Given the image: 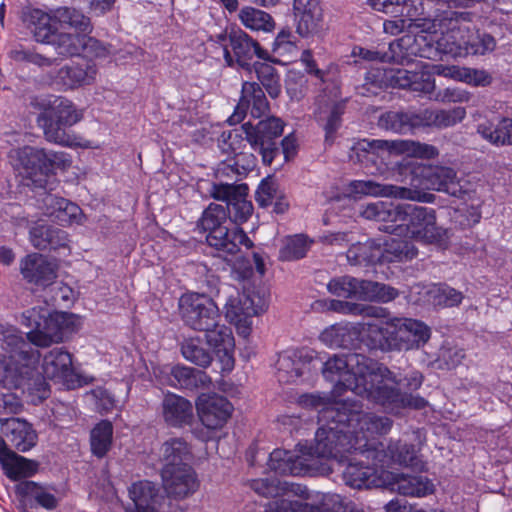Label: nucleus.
Wrapping results in <instances>:
<instances>
[{"label": "nucleus", "instance_id": "f257e3e1", "mask_svg": "<svg viewBox=\"0 0 512 512\" xmlns=\"http://www.w3.org/2000/svg\"><path fill=\"white\" fill-rule=\"evenodd\" d=\"M337 410V420L327 425L337 426L339 440L343 443L354 442L357 438L366 442L363 447H351L341 453V457L322 459L331 469L330 462H347L343 471V481L355 488L383 487L390 484L392 476L388 469L393 465L419 467L417 450L406 442H391L387 449L378 442V437L389 432L392 421L385 416H376L369 412H359L356 406L347 408L342 405Z\"/></svg>", "mask_w": 512, "mask_h": 512}, {"label": "nucleus", "instance_id": "f03ea898", "mask_svg": "<svg viewBox=\"0 0 512 512\" xmlns=\"http://www.w3.org/2000/svg\"><path fill=\"white\" fill-rule=\"evenodd\" d=\"M322 373L328 381L335 383L331 397L310 394L303 399L305 405L317 411L319 423L337 420V410H342L344 404L347 408L356 406V410L363 412L349 396L340 398L344 391L361 396L391 413L406 407L419 409L425 405L423 398L401 393V380H397L386 367L361 354L334 355L324 363Z\"/></svg>", "mask_w": 512, "mask_h": 512}, {"label": "nucleus", "instance_id": "7ed1b4c3", "mask_svg": "<svg viewBox=\"0 0 512 512\" xmlns=\"http://www.w3.org/2000/svg\"><path fill=\"white\" fill-rule=\"evenodd\" d=\"M22 19L37 42L51 45L61 57L79 56L82 52L95 58L110 54L106 46L90 37L93 30L90 19L74 8L60 7L52 13L28 9Z\"/></svg>", "mask_w": 512, "mask_h": 512}, {"label": "nucleus", "instance_id": "20e7f679", "mask_svg": "<svg viewBox=\"0 0 512 512\" xmlns=\"http://www.w3.org/2000/svg\"><path fill=\"white\" fill-rule=\"evenodd\" d=\"M337 426L320 423L315 433L314 445L299 443L293 451L275 449L270 453L268 467L279 474L290 475H328L331 468L322 461L331 457H341L343 451L351 447L360 448L364 440L358 438L348 444L341 442Z\"/></svg>", "mask_w": 512, "mask_h": 512}, {"label": "nucleus", "instance_id": "39448f33", "mask_svg": "<svg viewBox=\"0 0 512 512\" xmlns=\"http://www.w3.org/2000/svg\"><path fill=\"white\" fill-rule=\"evenodd\" d=\"M361 215L383 222L380 229L388 233L419 242L443 246L449 239V231L437 225L435 210L431 208L377 201L364 206Z\"/></svg>", "mask_w": 512, "mask_h": 512}, {"label": "nucleus", "instance_id": "423d86ee", "mask_svg": "<svg viewBox=\"0 0 512 512\" xmlns=\"http://www.w3.org/2000/svg\"><path fill=\"white\" fill-rule=\"evenodd\" d=\"M183 321L190 328L204 331L207 344L216 353L223 372L234 367L235 341L230 328L219 325V308L207 295L187 293L179 300Z\"/></svg>", "mask_w": 512, "mask_h": 512}, {"label": "nucleus", "instance_id": "0eeeda50", "mask_svg": "<svg viewBox=\"0 0 512 512\" xmlns=\"http://www.w3.org/2000/svg\"><path fill=\"white\" fill-rule=\"evenodd\" d=\"M368 346L382 351H408L428 342L430 328L422 321L406 317L376 320L367 327Z\"/></svg>", "mask_w": 512, "mask_h": 512}, {"label": "nucleus", "instance_id": "6e6552de", "mask_svg": "<svg viewBox=\"0 0 512 512\" xmlns=\"http://www.w3.org/2000/svg\"><path fill=\"white\" fill-rule=\"evenodd\" d=\"M22 325L29 328L27 339L37 347H49L64 342L81 327V318L73 313L51 311L37 306L22 314Z\"/></svg>", "mask_w": 512, "mask_h": 512}, {"label": "nucleus", "instance_id": "1a4fd4ad", "mask_svg": "<svg viewBox=\"0 0 512 512\" xmlns=\"http://www.w3.org/2000/svg\"><path fill=\"white\" fill-rule=\"evenodd\" d=\"M1 335L4 352L0 353V385L16 388L33 378L31 365L39 361L40 355L26 343L16 327H3Z\"/></svg>", "mask_w": 512, "mask_h": 512}, {"label": "nucleus", "instance_id": "9d476101", "mask_svg": "<svg viewBox=\"0 0 512 512\" xmlns=\"http://www.w3.org/2000/svg\"><path fill=\"white\" fill-rule=\"evenodd\" d=\"M227 221V210L220 204H210L199 221V228L207 233V243L225 258L240 253L242 247H252L246 233L238 227L229 229L225 225Z\"/></svg>", "mask_w": 512, "mask_h": 512}, {"label": "nucleus", "instance_id": "9b49d317", "mask_svg": "<svg viewBox=\"0 0 512 512\" xmlns=\"http://www.w3.org/2000/svg\"><path fill=\"white\" fill-rule=\"evenodd\" d=\"M416 254L417 250L412 243L389 236L352 245L347 251V259L353 265L382 264L410 260Z\"/></svg>", "mask_w": 512, "mask_h": 512}, {"label": "nucleus", "instance_id": "f8f14e48", "mask_svg": "<svg viewBox=\"0 0 512 512\" xmlns=\"http://www.w3.org/2000/svg\"><path fill=\"white\" fill-rule=\"evenodd\" d=\"M437 44L443 54L451 57L484 55L496 47V41L492 36L473 31L470 21L466 18L461 22L451 19L449 31L437 39Z\"/></svg>", "mask_w": 512, "mask_h": 512}, {"label": "nucleus", "instance_id": "ddd939ff", "mask_svg": "<svg viewBox=\"0 0 512 512\" xmlns=\"http://www.w3.org/2000/svg\"><path fill=\"white\" fill-rule=\"evenodd\" d=\"M359 162L374 161L376 157L382 159L386 155H405L407 157L423 160L435 159L439 155L436 146L414 140H368L363 139L352 147Z\"/></svg>", "mask_w": 512, "mask_h": 512}, {"label": "nucleus", "instance_id": "4468645a", "mask_svg": "<svg viewBox=\"0 0 512 512\" xmlns=\"http://www.w3.org/2000/svg\"><path fill=\"white\" fill-rule=\"evenodd\" d=\"M267 308L265 296L254 288L237 289L228 295L223 312L226 320L233 324L239 336L247 338L252 331L253 317Z\"/></svg>", "mask_w": 512, "mask_h": 512}, {"label": "nucleus", "instance_id": "2eb2a0df", "mask_svg": "<svg viewBox=\"0 0 512 512\" xmlns=\"http://www.w3.org/2000/svg\"><path fill=\"white\" fill-rule=\"evenodd\" d=\"M11 161L15 169L24 177L47 176L55 170H66L71 166V157L65 152L46 151L25 146L11 152Z\"/></svg>", "mask_w": 512, "mask_h": 512}, {"label": "nucleus", "instance_id": "dca6fc26", "mask_svg": "<svg viewBox=\"0 0 512 512\" xmlns=\"http://www.w3.org/2000/svg\"><path fill=\"white\" fill-rule=\"evenodd\" d=\"M210 42L219 50L227 66L233 67L238 64L241 68L251 71L249 60L253 56L259 59H269L268 51L243 31H233L230 34L220 32L210 37Z\"/></svg>", "mask_w": 512, "mask_h": 512}, {"label": "nucleus", "instance_id": "f3484780", "mask_svg": "<svg viewBox=\"0 0 512 512\" xmlns=\"http://www.w3.org/2000/svg\"><path fill=\"white\" fill-rule=\"evenodd\" d=\"M366 80L377 87L389 85L392 87L409 88L416 92L430 94L435 89V81L428 71V65L420 61L414 70L407 69H376L368 73Z\"/></svg>", "mask_w": 512, "mask_h": 512}, {"label": "nucleus", "instance_id": "a211bd4d", "mask_svg": "<svg viewBox=\"0 0 512 512\" xmlns=\"http://www.w3.org/2000/svg\"><path fill=\"white\" fill-rule=\"evenodd\" d=\"M327 289L338 297L382 303L390 302L398 295L397 290L390 286L351 276L331 279L327 284Z\"/></svg>", "mask_w": 512, "mask_h": 512}, {"label": "nucleus", "instance_id": "6ab92c4d", "mask_svg": "<svg viewBox=\"0 0 512 512\" xmlns=\"http://www.w3.org/2000/svg\"><path fill=\"white\" fill-rule=\"evenodd\" d=\"M37 362L31 365L34 374H40L34 366ZM41 374L51 380L59 382L66 386L68 389L87 384L90 379L80 375L73 367L72 355L63 348H54L47 352L41 362Z\"/></svg>", "mask_w": 512, "mask_h": 512}, {"label": "nucleus", "instance_id": "aec40b11", "mask_svg": "<svg viewBox=\"0 0 512 512\" xmlns=\"http://www.w3.org/2000/svg\"><path fill=\"white\" fill-rule=\"evenodd\" d=\"M242 129L251 148L262 155L265 164L270 165L277 152L274 139L283 133L284 122L280 118L269 117L259 121L255 126L245 123Z\"/></svg>", "mask_w": 512, "mask_h": 512}, {"label": "nucleus", "instance_id": "412c9836", "mask_svg": "<svg viewBox=\"0 0 512 512\" xmlns=\"http://www.w3.org/2000/svg\"><path fill=\"white\" fill-rule=\"evenodd\" d=\"M347 193L354 198L362 196L393 197L418 202H432L433 195L421 190L395 185H384L372 180H354L349 183Z\"/></svg>", "mask_w": 512, "mask_h": 512}, {"label": "nucleus", "instance_id": "4be33fe9", "mask_svg": "<svg viewBox=\"0 0 512 512\" xmlns=\"http://www.w3.org/2000/svg\"><path fill=\"white\" fill-rule=\"evenodd\" d=\"M315 352L311 349H291L279 354L276 361V376L281 383H294L309 375Z\"/></svg>", "mask_w": 512, "mask_h": 512}, {"label": "nucleus", "instance_id": "5701e85b", "mask_svg": "<svg viewBox=\"0 0 512 512\" xmlns=\"http://www.w3.org/2000/svg\"><path fill=\"white\" fill-rule=\"evenodd\" d=\"M161 478L166 493L174 499H185L199 488L196 472L189 464L176 467H162Z\"/></svg>", "mask_w": 512, "mask_h": 512}, {"label": "nucleus", "instance_id": "b1692460", "mask_svg": "<svg viewBox=\"0 0 512 512\" xmlns=\"http://www.w3.org/2000/svg\"><path fill=\"white\" fill-rule=\"evenodd\" d=\"M251 488L259 495L266 497L282 496L281 499L270 503L265 512H275L280 503L287 499L300 503H305L304 501L311 499L306 487L294 483H280L269 481L268 479H256L252 481Z\"/></svg>", "mask_w": 512, "mask_h": 512}, {"label": "nucleus", "instance_id": "393cba45", "mask_svg": "<svg viewBox=\"0 0 512 512\" xmlns=\"http://www.w3.org/2000/svg\"><path fill=\"white\" fill-rule=\"evenodd\" d=\"M196 408L202 424L210 430L222 428L233 410L231 403L225 397L216 394L200 395Z\"/></svg>", "mask_w": 512, "mask_h": 512}, {"label": "nucleus", "instance_id": "a878e982", "mask_svg": "<svg viewBox=\"0 0 512 512\" xmlns=\"http://www.w3.org/2000/svg\"><path fill=\"white\" fill-rule=\"evenodd\" d=\"M368 323H338L326 327L319 335V340L329 348L348 347L356 340L364 342L368 346L366 327Z\"/></svg>", "mask_w": 512, "mask_h": 512}, {"label": "nucleus", "instance_id": "bb28decb", "mask_svg": "<svg viewBox=\"0 0 512 512\" xmlns=\"http://www.w3.org/2000/svg\"><path fill=\"white\" fill-rule=\"evenodd\" d=\"M275 512H363V510L352 502L344 504L339 495H323L312 503H300L287 499L280 503Z\"/></svg>", "mask_w": 512, "mask_h": 512}, {"label": "nucleus", "instance_id": "cd10ccee", "mask_svg": "<svg viewBox=\"0 0 512 512\" xmlns=\"http://www.w3.org/2000/svg\"><path fill=\"white\" fill-rule=\"evenodd\" d=\"M417 169L424 175V180L419 181V183H416L415 179L411 180V185L415 187V190L422 186L427 189L443 191L453 196L460 195L461 187L456 181V172L452 168L419 165Z\"/></svg>", "mask_w": 512, "mask_h": 512}, {"label": "nucleus", "instance_id": "c85d7f7f", "mask_svg": "<svg viewBox=\"0 0 512 512\" xmlns=\"http://www.w3.org/2000/svg\"><path fill=\"white\" fill-rule=\"evenodd\" d=\"M249 109L254 118H259L268 110V102L257 83L245 81L242 85L240 101L234 114L229 118L230 124L240 122Z\"/></svg>", "mask_w": 512, "mask_h": 512}, {"label": "nucleus", "instance_id": "c756f323", "mask_svg": "<svg viewBox=\"0 0 512 512\" xmlns=\"http://www.w3.org/2000/svg\"><path fill=\"white\" fill-rule=\"evenodd\" d=\"M20 273L27 282L40 286H47L56 278L55 265L38 253L21 259Z\"/></svg>", "mask_w": 512, "mask_h": 512}, {"label": "nucleus", "instance_id": "7c9ffc66", "mask_svg": "<svg viewBox=\"0 0 512 512\" xmlns=\"http://www.w3.org/2000/svg\"><path fill=\"white\" fill-rule=\"evenodd\" d=\"M1 432L20 452H28L37 444V432L29 422L21 418L2 420Z\"/></svg>", "mask_w": 512, "mask_h": 512}, {"label": "nucleus", "instance_id": "2f4dec72", "mask_svg": "<svg viewBox=\"0 0 512 512\" xmlns=\"http://www.w3.org/2000/svg\"><path fill=\"white\" fill-rule=\"evenodd\" d=\"M42 209L46 216L54 218L61 225H81L85 220L78 205L52 194H47L43 198Z\"/></svg>", "mask_w": 512, "mask_h": 512}, {"label": "nucleus", "instance_id": "473e14b6", "mask_svg": "<svg viewBox=\"0 0 512 512\" xmlns=\"http://www.w3.org/2000/svg\"><path fill=\"white\" fill-rule=\"evenodd\" d=\"M412 291L420 296L416 301L434 306L452 307L459 305L463 299L461 292L445 284L416 285Z\"/></svg>", "mask_w": 512, "mask_h": 512}, {"label": "nucleus", "instance_id": "72a5a7b5", "mask_svg": "<svg viewBox=\"0 0 512 512\" xmlns=\"http://www.w3.org/2000/svg\"><path fill=\"white\" fill-rule=\"evenodd\" d=\"M129 497L132 505L126 508V512H159L157 505L162 497L159 496L154 483L150 481L133 483L129 488Z\"/></svg>", "mask_w": 512, "mask_h": 512}, {"label": "nucleus", "instance_id": "f704fd0d", "mask_svg": "<svg viewBox=\"0 0 512 512\" xmlns=\"http://www.w3.org/2000/svg\"><path fill=\"white\" fill-rule=\"evenodd\" d=\"M162 416L169 426L188 425L193 418L192 403L176 394H167L162 402Z\"/></svg>", "mask_w": 512, "mask_h": 512}, {"label": "nucleus", "instance_id": "c9c22d12", "mask_svg": "<svg viewBox=\"0 0 512 512\" xmlns=\"http://www.w3.org/2000/svg\"><path fill=\"white\" fill-rule=\"evenodd\" d=\"M294 15L299 35L306 37L320 31L322 9L318 2H294Z\"/></svg>", "mask_w": 512, "mask_h": 512}, {"label": "nucleus", "instance_id": "e433bc0d", "mask_svg": "<svg viewBox=\"0 0 512 512\" xmlns=\"http://www.w3.org/2000/svg\"><path fill=\"white\" fill-rule=\"evenodd\" d=\"M392 476L391 483L384 486L390 487L399 494L412 497H425L434 492V484L424 476L398 475L388 470Z\"/></svg>", "mask_w": 512, "mask_h": 512}, {"label": "nucleus", "instance_id": "4c0bfd02", "mask_svg": "<svg viewBox=\"0 0 512 512\" xmlns=\"http://www.w3.org/2000/svg\"><path fill=\"white\" fill-rule=\"evenodd\" d=\"M96 76L97 67L93 63L67 65L58 72L62 84L72 89L94 83Z\"/></svg>", "mask_w": 512, "mask_h": 512}, {"label": "nucleus", "instance_id": "58836bf2", "mask_svg": "<svg viewBox=\"0 0 512 512\" xmlns=\"http://www.w3.org/2000/svg\"><path fill=\"white\" fill-rule=\"evenodd\" d=\"M191 456L189 445L181 438L165 441L159 449V461L162 467H176L186 464Z\"/></svg>", "mask_w": 512, "mask_h": 512}, {"label": "nucleus", "instance_id": "ea45409f", "mask_svg": "<svg viewBox=\"0 0 512 512\" xmlns=\"http://www.w3.org/2000/svg\"><path fill=\"white\" fill-rule=\"evenodd\" d=\"M30 240L37 249L57 248L65 245L67 234L60 229H53L44 224H36L30 230Z\"/></svg>", "mask_w": 512, "mask_h": 512}, {"label": "nucleus", "instance_id": "a19ab883", "mask_svg": "<svg viewBox=\"0 0 512 512\" xmlns=\"http://www.w3.org/2000/svg\"><path fill=\"white\" fill-rule=\"evenodd\" d=\"M478 133L489 143L497 146L512 145V119L502 118L496 127L490 122L478 125Z\"/></svg>", "mask_w": 512, "mask_h": 512}, {"label": "nucleus", "instance_id": "79ce46f5", "mask_svg": "<svg viewBox=\"0 0 512 512\" xmlns=\"http://www.w3.org/2000/svg\"><path fill=\"white\" fill-rule=\"evenodd\" d=\"M170 375L165 382L176 388H193L199 383L205 385L207 376L194 368L176 365L168 368Z\"/></svg>", "mask_w": 512, "mask_h": 512}, {"label": "nucleus", "instance_id": "37998d69", "mask_svg": "<svg viewBox=\"0 0 512 512\" xmlns=\"http://www.w3.org/2000/svg\"><path fill=\"white\" fill-rule=\"evenodd\" d=\"M0 465L5 475L13 481L32 476L37 469L34 461L22 457L15 452L1 459Z\"/></svg>", "mask_w": 512, "mask_h": 512}, {"label": "nucleus", "instance_id": "c03bdc74", "mask_svg": "<svg viewBox=\"0 0 512 512\" xmlns=\"http://www.w3.org/2000/svg\"><path fill=\"white\" fill-rule=\"evenodd\" d=\"M426 39L427 36L423 35H418L416 37L405 35L400 39L390 43V55L387 56V58L395 62L404 63L405 61L409 62V57L411 55H416L418 52L423 57H430L428 54H425L424 51H419L418 48L413 46L414 43L418 45L420 41H424Z\"/></svg>", "mask_w": 512, "mask_h": 512}, {"label": "nucleus", "instance_id": "a18cd8bd", "mask_svg": "<svg viewBox=\"0 0 512 512\" xmlns=\"http://www.w3.org/2000/svg\"><path fill=\"white\" fill-rule=\"evenodd\" d=\"M113 439V426L109 421L99 422L90 433V445L93 455L104 457L110 450Z\"/></svg>", "mask_w": 512, "mask_h": 512}, {"label": "nucleus", "instance_id": "49530a36", "mask_svg": "<svg viewBox=\"0 0 512 512\" xmlns=\"http://www.w3.org/2000/svg\"><path fill=\"white\" fill-rule=\"evenodd\" d=\"M16 492L24 497L34 499L45 509H54L57 506V499L54 493L45 487L39 486L33 481H24L16 486Z\"/></svg>", "mask_w": 512, "mask_h": 512}, {"label": "nucleus", "instance_id": "de8ad7c7", "mask_svg": "<svg viewBox=\"0 0 512 512\" xmlns=\"http://www.w3.org/2000/svg\"><path fill=\"white\" fill-rule=\"evenodd\" d=\"M311 244L312 241L303 234L288 236L283 240L279 258L283 261H294L303 258Z\"/></svg>", "mask_w": 512, "mask_h": 512}, {"label": "nucleus", "instance_id": "09e8293b", "mask_svg": "<svg viewBox=\"0 0 512 512\" xmlns=\"http://www.w3.org/2000/svg\"><path fill=\"white\" fill-rule=\"evenodd\" d=\"M239 18L241 23L251 30L271 32L275 27V23L268 13L253 7H244L240 11Z\"/></svg>", "mask_w": 512, "mask_h": 512}, {"label": "nucleus", "instance_id": "8fccbe9b", "mask_svg": "<svg viewBox=\"0 0 512 512\" xmlns=\"http://www.w3.org/2000/svg\"><path fill=\"white\" fill-rule=\"evenodd\" d=\"M45 136H46L47 140H49L50 142H53V143H56V144H59L62 146L70 147V148H75V147H80V148H84V149L98 148V145H94L92 142L84 140L77 135L66 133L60 127L56 128V129L53 128L52 126L47 127L45 129Z\"/></svg>", "mask_w": 512, "mask_h": 512}, {"label": "nucleus", "instance_id": "3c124183", "mask_svg": "<svg viewBox=\"0 0 512 512\" xmlns=\"http://www.w3.org/2000/svg\"><path fill=\"white\" fill-rule=\"evenodd\" d=\"M183 357L202 367H206L211 363V355L204 348L200 346V340L197 338H190L182 344Z\"/></svg>", "mask_w": 512, "mask_h": 512}, {"label": "nucleus", "instance_id": "603ef678", "mask_svg": "<svg viewBox=\"0 0 512 512\" xmlns=\"http://www.w3.org/2000/svg\"><path fill=\"white\" fill-rule=\"evenodd\" d=\"M379 126L395 133L405 134L411 130L410 114L390 111L379 118Z\"/></svg>", "mask_w": 512, "mask_h": 512}, {"label": "nucleus", "instance_id": "864d4df0", "mask_svg": "<svg viewBox=\"0 0 512 512\" xmlns=\"http://www.w3.org/2000/svg\"><path fill=\"white\" fill-rule=\"evenodd\" d=\"M273 52L279 57L286 58L287 61L298 55L295 37L290 30L283 29L278 33L273 44Z\"/></svg>", "mask_w": 512, "mask_h": 512}, {"label": "nucleus", "instance_id": "5fc2aeb1", "mask_svg": "<svg viewBox=\"0 0 512 512\" xmlns=\"http://www.w3.org/2000/svg\"><path fill=\"white\" fill-rule=\"evenodd\" d=\"M283 192L278 183L272 177L268 176L260 182L255 193V199L261 207H268L271 206L274 200Z\"/></svg>", "mask_w": 512, "mask_h": 512}, {"label": "nucleus", "instance_id": "6e6d98bb", "mask_svg": "<svg viewBox=\"0 0 512 512\" xmlns=\"http://www.w3.org/2000/svg\"><path fill=\"white\" fill-rule=\"evenodd\" d=\"M343 113V104L334 102L327 105L325 111L319 113V120H325L324 130L326 132V141H329L333 133L340 125V117Z\"/></svg>", "mask_w": 512, "mask_h": 512}, {"label": "nucleus", "instance_id": "4d7b16f0", "mask_svg": "<svg viewBox=\"0 0 512 512\" xmlns=\"http://www.w3.org/2000/svg\"><path fill=\"white\" fill-rule=\"evenodd\" d=\"M54 114L60 126H72L82 118V114L74 108L70 101L65 99H60L55 105Z\"/></svg>", "mask_w": 512, "mask_h": 512}, {"label": "nucleus", "instance_id": "13d9d810", "mask_svg": "<svg viewBox=\"0 0 512 512\" xmlns=\"http://www.w3.org/2000/svg\"><path fill=\"white\" fill-rule=\"evenodd\" d=\"M331 309L342 313V314H352V315H361L365 314L368 316L380 318L384 316V309L382 308H375V307H367L364 308L361 305L344 302V301H332L331 302Z\"/></svg>", "mask_w": 512, "mask_h": 512}, {"label": "nucleus", "instance_id": "bf43d9fd", "mask_svg": "<svg viewBox=\"0 0 512 512\" xmlns=\"http://www.w3.org/2000/svg\"><path fill=\"white\" fill-rule=\"evenodd\" d=\"M248 187H244V191H240L239 195L234 198L230 212L233 214L234 220L238 223H243L248 220L253 212L252 203L247 200Z\"/></svg>", "mask_w": 512, "mask_h": 512}, {"label": "nucleus", "instance_id": "052dcab7", "mask_svg": "<svg viewBox=\"0 0 512 512\" xmlns=\"http://www.w3.org/2000/svg\"><path fill=\"white\" fill-rule=\"evenodd\" d=\"M456 81L475 87L487 86L491 83V76L484 70L459 67Z\"/></svg>", "mask_w": 512, "mask_h": 512}, {"label": "nucleus", "instance_id": "680f3d73", "mask_svg": "<svg viewBox=\"0 0 512 512\" xmlns=\"http://www.w3.org/2000/svg\"><path fill=\"white\" fill-rule=\"evenodd\" d=\"M436 113V128H447L454 126L466 117V109L464 107H454L452 109H439L435 110Z\"/></svg>", "mask_w": 512, "mask_h": 512}, {"label": "nucleus", "instance_id": "e2e57ef3", "mask_svg": "<svg viewBox=\"0 0 512 512\" xmlns=\"http://www.w3.org/2000/svg\"><path fill=\"white\" fill-rule=\"evenodd\" d=\"M452 20H459L464 21L465 16L463 14L456 15V13H451L450 17H445L442 20H434L431 24V26H428V29L434 28V31L428 33L429 40L431 42H435L436 44V50L443 53L439 48L437 44V39L442 38V36L446 35L450 28V21Z\"/></svg>", "mask_w": 512, "mask_h": 512}, {"label": "nucleus", "instance_id": "0e129e2a", "mask_svg": "<svg viewBox=\"0 0 512 512\" xmlns=\"http://www.w3.org/2000/svg\"><path fill=\"white\" fill-rule=\"evenodd\" d=\"M245 186L246 185L214 184L210 192L214 199L224 201L229 206L234 198L239 195L240 191H244Z\"/></svg>", "mask_w": 512, "mask_h": 512}, {"label": "nucleus", "instance_id": "69168bd1", "mask_svg": "<svg viewBox=\"0 0 512 512\" xmlns=\"http://www.w3.org/2000/svg\"><path fill=\"white\" fill-rule=\"evenodd\" d=\"M470 98L471 94L467 90L456 87H448L438 91L434 99L442 103H463L468 102Z\"/></svg>", "mask_w": 512, "mask_h": 512}, {"label": "nucleus", "instance_id": "338daca9", "mask_svg": "<svg viewBox=\"0 0 512 512\" xmlns=\"http://www.w3.org/2000/svg\"><path fill=\"white\" fill-rule=\"evenodd\" d=\"M304 79L303 76L289 71L286 80L287 93L292 100L299 101L304 96Z\"/></svg>", "mask_w": 512, "mask_h": 512}, {"label": "nucleus", "instance_id": "774afa93", "mask_svg": "<svg viewBox=\"0 0 512 512\" xmlns=\"http://www.w3.org/2000/svg\"><path fill=\"white\" fill-rule=\"evenodd\" d=\"M410 114L411 130L422 127L436 128V113L435 110L425 109L418 113Z\"/></svg>", "mask_w": 512, "mask_h": 512}]
</instances>
